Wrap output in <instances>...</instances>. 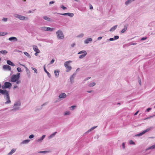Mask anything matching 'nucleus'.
<instances>
[{
  "label": "nucleus",
  "mask_w": 155,
  "mask_h": 155,
  "mask_svg": "<svg viewBox=\"0 0 155 155\" xmlns=\"http://www.w3.org/2000/svg\"><path fill=\"white\" fill-rule=\"evenodd\" d=\"M12 86L11 83L8 82H5L4 83V85L2 86V88L5 89L10 87Z\"/></svg>",
  "instance_id": "4"
},
{
  "label": "nucleus",
  "mask_w": 155,
  "mask_h": 155,
  "mask_svg": "<svg viewBox=\"0 0 155 155\" xmlns=\"http://www.w3.org/2000/svg\"><path fill=\"white\" fill-rule=\"evenodd\" d=\"M61 15H68V16L71 17H72L74 15V14L73 13H61L60 14Z\"/></svg>",
  "instance_id": "8"
},
{
  "label": "nucleus",
  "mask_w": 155,
  "mask_h": 155,
  "mask_svg": "<svg viewBox=\"0 0 155 155\" xmlns=\"http://www.w3.org/2000/svg\"><path fill=\"white\" fill-rule=\"evenodd\" d=\"M29 141H30L29 140H24L23 141V143H25L28 142Z\"/></svg>",
  "instance_id": "31"
},
{
  "label": "nucleus",
  "mask_w": 155,
  "mask_h": 155,
  "mask_svg": "<svg viewBox=\"0 0 155 155\" xmlns=\"http://www.w3.org/2000/svg\"><path fill=\"white\" fill-rule=\"evenodd\" d=\"M45 135H43L42 136V137L41 139V140H43V139L45 137Z\"/></svg>",
  "instance_id": "44"
},
{
  "label": "nucleus",
  "mask_w": 155,
  "mask_h": 155,
  "mask_svg": "<svg viewBox=\"0 0 155 155\" xmlns=\"http://www.w3.org/2000/svg\"><path fill=\"white\" fill-rule=\"evenodd\" d=\"M15 151V149H12L11 151L10 152L12 154L14 153Z\"/></svg>",
  "instance_id": "35"
},
{
  "label": "nucleus",
  "mask_w": 155,
  "mask_h": 155,
  "mask_svg": "<svg viewBox=\"0 0 155 155\" xmlns=\"http://www.w3.org/2000/svg\"><path fill=\"white\" fill-rule=\"evenodd\" d=\"M20 65L21 66H25V65L23 64H20Z\"/></svg>",
  "instance_id": "64"
},
{
  "label": "nucleus",
  "mask_w": 155,
  "mask_h": 155,
  "mask_svg": "<svg viewBox=\"0 0 155 155\" xmlns=\"http://www.w3.org/2000/svg\"><path fill=\"white\" fill-rule=\"evenodd\" d=\"M8 40L10 41H17L18 40L15 37H12L9 38H8Z\"/></svg>",
  "instance_id": "12"
},
{
  "label": "nucleus",
  "mask_w": 155,
  "mask_h": 155,
  "mask_svg": "<svg viewBox=\"0 0 155 155\" xmlns=\"http://www.w3.org/2000/svg\"><path fill=\"white\" fill-rule=\"evenodd\" d=\"M134 0H128L125 2V4L126 5H127L128 4H129L132 2L134 1Z\"/></svg>",
  "instance_id": "23"
},
{
  "label": "nucleus",
  "mask_w": 155,
  "mask_h": 155,
  "mask_svg": "<svg viewBox=\"0 0 155 155\" xmlns=\"http://www.w3.org/2000/svg\"><path fill=\"white\" fill-rule=\"evenodd\" d=\"M117 25H115L113 27H112L111 28V29L110 30V31H114L116 28L117 27Z\"/></svg>",
  "instance_id": "19"
},
{
  "label": "nucleus",
  "mask_w": 155,
  "mask_h": 155,
  "mask_svg": "<svg viewBox=\"0 0 155 155\" xmlns=\"http://www.w3.org/2000/svg\"><path fill=\"white\" fill-rule=\"evenodd\" d=\"M119 38V36H114V40H117Z\"/></svg>",
  "instance_id": "38"
},
{
  "label": "nucleus",
  "mask_w": 155,
  "mask_h": 155,
  "mask_svg": "<svg viewBox=\"0 0 155 155\" xmlns=\"http://www.w3.org/2000/svg\"><path fill=\"white\" fill-rule=\"evenodd\" d=\"M18 77L16 75H13L11 78V81L12 82H15L18 80Z\"/></svg>",
  "instance_id": "5"
},
{
  "label": "nucleus",
  "mask_w": 155,
  "mask_h": 155,
  "mask_svg": "<svg viewBox=\"0 0 155 155\" xmlns=\"http://www.w3.org/2000/svg\"><path fill=\"white\" fill-rule=\"evenodd\" d=\"M34 137V135H31L29 136V138L30 139H31V138H33Z\"/></svg>",
  "instance_id": "40"
},
{
  "label": "nucleus",
  "mask_w": 155,
  "mask_h": 155,
  "mask_svg": "<svg viewBox=\"0 0 155 155\" xmlns=\"http://www.w3.org/2000/svg\"><path fill=\"white\" fill-rule=\"evenodd\" d=\"M97 127V126H94V127H92L87 132V133H88V132L91 131H92V130H93L95 128H96Z\"/></svg>",
  "instance_id": "22"
},
{
  "label": "nucleus",
  "mask_w": 155,
  "mask_h": 155,
  "mask_svg": "<svg viewBox=\"0 0 155 155\" xmlns=\"http://www.w3.org/2000/svg\"><path fill=\"white\" fill-rule=\"evenodd\" d=\"M44 71H45V72L47 74V75L48 76L50 77L51 76V75L46 70L45 67V65L44 66Z\"/></svg>",
  "instance_id": "15"
},
{
  "label": "nucleus",
  "mask_w": 155,
  "mask_h": 155,
  "mask_svg": "<svg viewBox=\"0 0 155 155\" xmlns=\"http://www.w3.org/2000/svg\"><path fill=\"white\" fill-rule=\"evenodd\" d=\"M3 68L4 70H8L9 71H10V70H11V67L9 66L8 65H4L3 66Z\"/></svg>",
  "instance_id": "10"
},
{
  "label": "nucleus",
  "mask_w": 155,
  "mask_h": 155,
  "mask_svg": "<svg viewBox=\"0 0 155 155\" xmlns=\"http://www.w3.org/2000/svg\"><path fill=\"white\" fill-rule=\"evenodd\" d=\"M7 34V32H0V36H4Z\"/></svg>",
  "instance_id": "21"
},
{
  "label": "nucleus",
  "mask_w": 155,
  "mask_h": 155,
  "mask_svg": "<svg viewBox=\"0 0 155 155\" xmlns=\"http://www.w3.org/2000/svg\"><path fill=\"white\" fill-rule=\"evenodd\" d=\"M17 76H18V79H19V77L20 76V74L19 73H18L17 74V75H16Z\"/></svg>",
  "instance_id": "50"
},
{
  "label": "nucleus",
  "mask_w": 155,
  "mask_h": 155,
  "mask_svg": "<svg viewBox=\"0 0 155 155\" xmlns=\"http://www.w3.org/2000/svg\"><path fill=\"white\" fill-rule=\"evenodd\" d=\"M151 109L150 108H149L147 109L146 110L147 112H149Z\"/></svg>",
  "instance_id": "49"
},
{
  "label": "nucleus",
  "mask_w": 155,
  "mask_h": 155,
  "mask_svg": "<svg viewBox=\"0 0 155 155\" xmlns=\"http://www.w3.org/2000/svg\"><path fill=\"white\" fill-rule=\"evenodd\" d=\"M139 112V111H137V112H136L135 114H134V115H137V114H138V113Z\"/></svg>",
  "instance_id": "55"
},
{
  "label": "nucleus",
  "mask_w": 155,
  "mask_h": 155,
  "mask_svg": "<svg viewBox=\"0 0 155 155\" xmlns=\"http://www.w3.org/2000/svg\"><path fill=\"white\" fill-rule=\"evenodd\" d=\"M56 132H55L54 133H53V134H52L50 136V137H53L56 133Z\"/></svg>",
  "instance_id": "32"
},
{
  "label": "nucleus",
  "mask_w": 155,
  "mask_h": 155,
  "mask_svg": "<svg viewBox=\"0 0 155 155\" xmlns=\"http://www.w3.org/2000/svg\"><path fill=\"white\" fill-rule=\"evenodd\" d=\"M56 34L58 37L60 39H62L64 38V35L63 33L60 30H58Z\"/></svg>",
  "instance_id": "3"
},
{
  "label": "nucleus",
  "mask_w": 155,
  "mask_h": 155,
  "mask_svg": "<svg viewBox=\"0 0 155 155\" xmlns=\"http://www.w3.org/2000/svg\"><path fill=\"white\" fill-rule=\"evenodd\" d=\"M76 107L75 106H72L71 107L72 108V109H74Z\"/></svg>",
  "instance_id": "45"
},
{
  "label": "nucleus",
  "mask_w": 155,
  "mask_h": 155,
  "mask_svg": "<svg viewBox=\"0 0 155 155\" xmlns=\"http://www.w3.org/2000/svg\"><path fill=\"white\" fill-rule=\"evenodd\" d=\"M41 30L47 31H52L53 30H54V28H50L49 27H42L41 28Z\"/></svg>",
  "instance_id": "7"
},
{
  "label": "nucleus",
  "mask_w": 155,
  "mask_h": 155,
  "mask_svg": "<svg viewBox=\"0 0 155 155\" xmlns=\"http://www.w3.org/2000/svg\"><path fill=\"white\" fill-rule=\"evenodd\" d=\"M20 83V81H17L16 82L17 84H19Z\"/></svg>",
  "instance_id": "54"
},
{
  "label": "nucleus",
  "mask_w": 155,
  "mask_h": 155,
  "mask_svg": "<svg viewBox=\"0 0 155 155\" xmlns=\"http://www.w3.org/2000/svg\"><path fill=\"white\" fill-rule=\"evenodd\" d=\"M102 38V37H99L98 38V40H100V39H101Z\"/></svg>",
  "instance_id": "53"
},
{
  "label": "nucleus",
  "mask_w": 155,
  "mask_h": 155,
  "mask_svg": "<svg viewBox=\"0 0 155 155\" xmlns=\"http://www.w3.org/2000/svg\"><path fill=\"white\" fill-rule=\"evenodd\" d=\"M7 18H4L3 19V20L4 21H6L7 20Z\"/></svg>",
  "instance_id": "48"
},
{
  "label": "nucleus",
  "mask_w": 155,
  "mask_h": 155,
  "mask_svg": "<svg viewBox=\"0 0 155 155\" xmlns=\"http://www.w3.org/2000/svg\"><path fill=\"white\" fill-rule=\"evenodd\" d=\"M7 63L8 64L11 65L12 66H15V64L13 62H12L9 60L7 61Z\"/></svg>",
  "instance_id": "14"
},
{
  "label": "nucleus",
  "mask_w": 155,
  "mask_h": 155,
  "mask_svg": "<svg viewBox=\"0 0 155 155\" xmlns=\"http://www.w3.org/2000/svg\"><path fill=\"white\" fill-rule=\"evenodd\" d=\"M139 82L140 84V85H141V81L140 80L139 81Z\"/></svg>",
  "instance_id": "59"
},
{
  "label": "nucleus",
  "mask_w": 155,
  "mask_h": 155,
  "mask_svg": "<svg viewBox=\"0 0 155 155\" xmlns=\"http://www.w3.org/2000/svg\"><path fill=\"white\" fill-rule=\"evenodd\" d=\"M92 41V39L91 38H88L85 41V43L87 44L89 43V42H91Z\"/></svg>",
  "instance_id": "16"
},
{
  "label": "nucleus",
  "mask_w": 155,
  "mask_h": 155,
  "mask_svg": "<svg viewBox=\"0 0 155 155\" xmlns=\"http://www.w3.org/2000/svg\"><path fill=\"white\" fill-rule=\"evenodd\" d=\"M12 154L10 152L8 154V155H11Z\"/></svg>",
  "instance_id": "60"
},
{
  "label": "nucleus",
  "mask_w": 155,
  "mask_h": 155,
  "mask_svg": "<svg viewBox=\"0 0 155 155\" xmlns=\"http://www.w3.org/2000/svg\"><path fill=\"white\" fill-rule=\"evenodd\" d=\"M147 39L146 37H143L141 39V40H145Z\"/></svg>",
  "instance_id": "47"
},
{
  "label": "nucleus",
  "mask_w": 155,
  "mask_h": 155,
  "mask_svg": "<svg viewBox=\"0 0 155 155\" xmlns=\"http://www.w3.org/2000/svg\"><path fill=\"white\" fill-rule=\"evenodd\" d=\"M18 18L21 20H24L25 19L28 20V18L27 17H26L20 15H19V16H18Z\"/></svg>",
  "instance_id": "11"
},
{
  "label": "nucleus",
  "mask_w": 155,
  "mask_h": 155,
  "mask_svg": "<svg viewBox=\"0 0 155 155\" xmlns=\"http://www.w3.org/2000/svg\"><path fill=\"white\" fill-rule=\"evenodd\" d=\"M31 68L36 73H37V70L35 68Z\"/></svg>",
  "instance_id": "33"
},
{
  "label": "nucleus",
  "mask_w": 155,
  "mask_h": 155,
  "mask_svg": "<svg viewBox=\"0 0 155 155\" xmlns=\"http://www.w3.org/2000/svg\"><path fill=\"white\" fill-rule=\"evenodd\" d=\"M66 97V95L65 93H62L60 94L59 96V97L60 98H65Z\"/></svg>",
  "instance_id": "13"
},
{
  "label": "nucleus",
  "mask_w": 155,
  "mask_h": 155,
  "mask_svg": "<svg viewBox=\"0 0 155 155\" xmlns=\"http://www.w3.org/2000/svg\"><path fill=\"white\" fill-rule=\"evenodd\" d=\"M38 53H37V52H36L35 53V55L36 56H37L38 55V54H38Z\"/></svg>",
  "instance_id": "61"
},
{
  "label": "nucleus",
  "mask_w": 155,
  "mask_h": 155,
  "mask_svg": "<svg viewBox=\"0 0 155 155\" xmlns=\"http://www.w3.org/2000/svg\"><path fill=\"white\" fill-rule=\"evenodd\" d=\"M19 16V15L17 14H15L14 15V17H15V18H18V16Z\"/></svg>",
  "instance_id": "42"
},
{
  "label": "nucleus",
  "mask_w": 155,
  "mask_h": 155,
  "mask_svg": "<svg viewBox=\"0 0 155 155\" xmlns=\"http://www.w3.org/2000/svg\"><path fill=\"white\" fill-rule=\"evenodd\" d=\"M8 53V51L6 50L1 51H0V53L3 54H6Z\"/></svg>",
  "instance_id": "24"
},
{
  "label": "nucleus",
  "mask_w": 155,
  "mask_h": 155,
  "mask_svg": "<svg viewBox=\"0 0 155 155\" xmlns=\"http://www.w3.org/2000/svg\"><path fill=\"white\" fill-rule=\"evenodd\" d=\"M129 143L130 144H135V143L132 140H130L129 142Z\"/></svg>",
  "instance_id": "30"
},
{
  "label": "nucleus",
  "mask_w": 155,
  "mask_h": 155,
  "mask_svg": "<svg viewBox=\"0 0 155 155\" xmlns=\"http://www.w3.org/2000/svg\"><path fill=\"white\" fill-rule=\"evenodd\" d=\"M54 1H52L50 2L49 4H54Z\"/></svg>",
  "instance_id": "46"
},
{
  "label": "nucleus",
  "mask_w": 155,
  "mask_h": 155,
  "mask_svg": "<svg viewBox=\"0 0 155 155\" xmlns=\"http://www.w3.org/2000/svg\"><path fill=\"white\" fill-rule=\"evenodd\" d=\"M87 54V53L85 51H80L78 53V54Z\"/></svg>",
  "instance_id": "25"
},
{
  "label": "nucleus",
  "mask_w": 155,
  "mask_h": 155,
  "mask_svg": "<svg viewBox=\"0 0 155 155\" xmlns=\"http://www.w3.org/2000/svg\"><path fill=\"white\" fill-rule=\"evenodd\" d=\"M17 87V86L16 85H14V87H13L15 89V88H16Z\"/></svg>",
  "instance_id": "56"
},
{
  "label": "nucleus",
  "mask_w": 155,
  "mask_h": 155,
  "mask_svg": "<svg viewBox=\"0 0 155 155\" xmlns=\"http://www.w3.org/2000/svg\"><path fill=\"white\" fill-rule=\"evenodd\" d=\"M47 152V151H42L40 152V153H45V152Z\"/></svg>",
  "instance_id": "57"
},
{
  "label": "nucleus",
  "mask_w": 155,
  "mask_h": 155,
  "mask_svg": "<svg viewBox=\"0 0 155 155\" xmlns=\"http://www.w3.org/2000/svg\"><path fill=\"white\" fill-rule=\"evenodd\" d=\"M54 74L56 76L58 77L59 74V71L58 70H55Z\"/></svg>",
  "instance_id": "20"
},
{
  "label": "nucleus",
  "mask_w": 155,
  "mask_h": 155,
  "mask_svg": "<svg viewBox=\"0 0 155 155\" xmlns=\"http://www.w3.org/2000/svg\"><path fill=\"white\" fill-rule=\"evenodd\" d=\"M61 8L63 9H66V8L65 7L64 5H61Z\"/></svg>",
  "instance_id": "39"
},
{
  "label": "nucleus",
  "mask_w": 155,
  "mask_h": 155,
  "mask_svg": "<svg viewBox=\"0 0 155 155\" xmlns=\"http://www.w3.org/2000/svg\"><path fill=\"white\" fill-rule=\"evenodd\" d=\"M33 48L34 51L37 53H40V51L38 49V47L36 45H34L33 46Z\"/></svg>",
  "instance_id": "9"
},
{
  "label": "nucleus",
  "mask_w": 155,
  "mask_h": 155,
  "mask_svg": "<svg viewBox=\"0 0 155 155\" xmlns=\"http://www.w3.org/2000/svg\"><path fill=\"white\" fill-rule=\"evenodd\" d=\"M54 61V59H52L51 61V62H50V64H52L53 63Z\"/></svg>",
  "instance_id": "41"
},
{
  "label": "nucleus",
  "mask_w": 155,
  "mask_h": 155,
  "mask_svg": "<svg viewBox=\"0 0 155 155\" xmlns=\"http://www.w3.org/2000/svg\"><path fill=\"white\" fill-rule=\"evenodd\" d=\"M122 146L124 148H125V144L124 143H122Z\"/></svg>",
  "instance_id": "52"
},
{
  "label": "nucleus",
  "mask_w": 155,
  "mask_h": 155,
  "mask_svg": "<svg viewBox=\"0 0 155 155\" xmlns=\"http://www.w3.org/2000/svg\"><path fill=\"white\" fill-rule=\"evenodd\" d=\"M95 85V83L93 82V83H91L90 84H89V87H92V86H94Z\"/></svg>",
  "instance_id": "27"
},
{
  "label": "nucleus",
  "mask_w": 155,
  "mask_h": 155,
  "mask_svg": "<svg viewBox=\"0 0 155 155\" xmlns=\"http://www.w3.org/2000/svg\"><path fill=\"white\" fill-rule=\"evenodd\" d=\"M17 70L19 72H20L21 71V69L20 68H17Z\"/></svg>",
  "instance_id": "36"
},
{
  "label": "nucleus",
  "mask_w": 155,
  "mask_h": 155,
  "mask_svg": "<svg viewBox=\"0 0 155 155\" xmlns=\"http://www.w3.org/2000/svg\"><path fill=\"white\" fill-rule=\"evenodd\" d=\"M87 54H82L80 55L79 57V58L80 59L84 57Z\"/></svg>",
  "instance_id": "26"
},
{
  "label": "nucleus",
  "mask_w": 155,
  "mask_h": 155,
  "mask_svg": "<svg viewBox=\"0 0 155 155\" xmlns=\"http://www.w3.org/2000/svg\"><path fill=\"white\" fill-rule=\"evenodd\" d=\"M71 62V61H69L65 62L64 63L65 67L66 68V71L68 72L71 69V67L70 66L69 64Z\"/></svg>",
  "instance_id": "2"
},
{
  "label": "nucleus",
  "mask_w": 155,
  "mask_h": 155,
  "mask_svg": "<svg viewBox=\"0 0 155 155\" xmlns=\"http://www.w3.org/2000/svg\"><path fill=\"white\" fill-rule=\"evenodd\" d=\"M92 92V91H88L87 92H88V93H91Z\"/></svg>",
  "instance_id": "62"
},
{
  "label": "nucleus",
  "mask_w": 155,
  "mask_h": 155,
  "mask_svg": "<svg viewBox=\"0 0 155 155\" xmlns=\"http://www.w3.org/2000/svg\"><path fill=\"white\" fill-rule=\"evenodd\" d=\"M91 78V77H88L87 78V79H86V80H87L88 79H90V78Z\"/></svg>",
  "instance_id": "63"
},
{
  "label": "nucleus",
  "mask_w": 155,
  "mask_h": 155,
  "mask_svg": "<svg viewBox=\"0 0 155 155\" xmlns=\"http://www.w3.org/2000/svg\"><path fill=\"white\" fill-rule=\"evenodd\" d=\"M89 8L90 9H93V7L91 5H90V6H89Z\"/></svg>",
  "instance_id": "43"
},
{
  "label": "nucleus",
  "mask_w": 155,
  "mask_h": 155,
  "mask_svg": "<svg viewBox=\"0 0 155 155\" xmlns=\"http://www.w3.org/2000/svg\"><path fill=\"white\" fill-rule=\"evenodd\" d=\"M109 40L110 41H112L114 40V39L113 38H110Z\"/></svg>",
  "instance_id": "51"
},
{
  "label": "nucleus",
  "mask_w": 155,
  "mask_h": 155,
  "mask_svg": "<svg viewBox=\"0 0 155 155\" xmlns=\"http://www.w3.org/2000/svg\"><path fill=\"white\" fill-rule=\"evenodd\" d=\"M74 78V77L73 76V75L70 78V80L71 82L72 83L73 82V81Z\"/></svg>",
  "instance_id": "28"
},
{
  "label": "nucleus",
  "mask_w": 155,
  "mask_h": 155,
  "mask_svg": "<svg viewBox=\"0 0 155 155\" xmlns=\"http://www.w3.org/2000/svg\"><path fill=\"white\" fill-rule=\"evenodd\" d=\"M43 18L45 20H47L48 21H51V19L47 16H45L43 17Z\"/></svg>",
  "instance_id": "17"
},
{
  "label": "nucleus",
  "mask_w": 155,
  "mask_h": 155,
  "mask_svg": "<svg viewBox=\"0 0 155 155\" xmlns=\"http://www.w3.org/2000/svg\"><path fill=\"white\" fill-rule=\"evenodd\" d=\"M152 128H153V127H151L149 128H147L146 130L143 131L142 133H141L140 134H137L138 136H141L143 134L145 133L146 132L149 131Z\"/></svg>",
  "instance_id": "6"
},
{
  "label": "nucleus",
  "mask_w": 155,
  "mask_h": 155,
  "mask_svg": "<svg viewBox=\"0 0 155 155\" xmlns=\"http://www.w3.org/2000/svg\"><path fill=\"white\" fill-rule=\"evenodd\" d=\"M127 29V27L126 26H125L124 28L122 29L121 31L122 33L125 32Z\"/></svg>",
  "instance_id": "18"
},
{
  "label": "nucleus",
  "mask_w": 155,
  "mask_h": 155,
  "mask_svg": "<svg viewBox=\"0 0 155 155\" xmlns=\"http://www.w3.org/2000/svg\"><path fill=\"white\" fill-rule=\"evenodd\" d=\"M70 114V112L69 111H66L65 113V115H69Z\"/></svg>",
  "instance_id": "37"
},
{
  "label": "nucleus",
  "mask_w": 155,
  "mask_h": 155,
  "mask_svg": "<svg viewBox=\"0 0 155 155\" xmlns=\"http://www.w3.org/2000/svg\"><path fill=\"white\" fill-rule=\"evenodd\" d=\"M155 149V145H153L149 148V149Z\"/></svg>",
  "instance_id": "34"
},
{
  "label": "nucleus",
  "mask_w": 155,
  "mask_h": 155,
  "mask_svg": "<svg viewBox=\"0 0 155 155\" xmlns=\"http://www.w3.org/2000/svg\"><path fill=\"white\" fill-rule=\"evenodd\" d=\"M0 93L4 95L6 97V99L8 101L5 102V104L9 103L11 101L10 100L9 95L8 92L6 90L0 89Z\"/></svg>",
  "instance_id": "1"
},
{
  "label": "nucleus",
  "mask_w": 155,
  "mask_h": 155,
  "mask_svg": "<svg viewBox=\"0 0 155 155\" xmlns=\"http://www.w3.org/2000/svg\"><path fill=\"white\" fill-rule=\"evenodd\" d=\"M75 45V44L73 43L72 44L71 46L73 47H74Z\"/></svg>",
  "instance_id": "58"
},
{
  "label": "nucleus",
  "mask_w": 155,
  "mask_h": 155,
  "mask_svg": "<svg viewBox=\"0 0 155 155\" xmlns=\"http://www.w3.org/2000/svg\"><path fill=\"white\" fill-rule=\"evenodd\" d=\"M24 54L28 57H30V55L27 52H24Z\"/></svg>",
  "instance_id": "29"
}]
</instances>
